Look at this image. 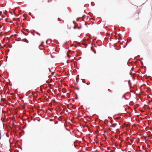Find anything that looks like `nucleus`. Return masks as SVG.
<instances>
[{"instance_id":"8","label":"nucleus","mask_w":152,"mask_h":152,"mask_svg":"<svg viewBox=\"0 0 152 152\" xmlns=\"http://www.w3.org/2000/svg\"><path fill=\"white\" fill-rule=\"evenodd\" d=\"M12 124H13V125H15L14 124V122H13Z\"/></svg>"},{"instance_id":"7","label":"nucleus","mask_w":152,"mask_h":152,"mask_svg":"<svg viewBox=\"0 0 152 152\" xmlns=\"http://www.w3.org/2000/svg\"><path fill=\"white\" fill-rule=\"evenodd\" d=\"M11 118H12V119L13 120V118L12 117H10V119H11Z\"/></svg>"},{"instance_id":"20","label":"nucleus","mask_w":152,"mask_h":152,"mask_svg":"<svg viewBox=\"0 0 152 152\" xmlns=\"http://www.w3.org/2000/svg\"><path fill=\"white\" fill-rule=\"evenodd\" d=\"M11 48V46H10V48Z\"/></svg>"},{"instance_id":"15","label":"nucleus","mask_w":152,"mask_h":152,"mask_svg":"<svg viewBox=\"0 0 152 152\" xmlns=\"http://www.w3.org/2000/svg\"><path fill=\"white\" fill-rule=\"evenodd\" d=\"M7 57H7V58H6V61H7Z\"/></svg>"},{"instance_id":"10","label":"nucleus","mask_w":152,"mask_h":152,"mask_svg":"<svg viewBox=\"0 0 152 152\" xmlns=\"http://www.w3.org/2000/svg\"><path fill=\"white\" fill-rule=\"evenodd\" d=\"M15 98V96H14V97H13V99H14Z\"/></svg>"},{"instance_id":"4","label":"nucleus","mask_w":152,"mask_h":152,"mask_svg":"<svg viewBox=\"0 0 152 152\" xmlns=\"http://www.w3.org/2000/svg\"><path fill=\"white\" fill-rule=\"evenodd\" d=\"M130 141L131 142H132L134 141V140L133 139H131L130 140Z\"/></svg>"},{"instance_id":"12","label":"nucleus","mask_w":152,"mask_h":152,"mask_svg":"<svg viewBox=\"0 0 152 152\" xmlns=\"http://www.w3.org/2000/svg\"><path fill=\"white\" fill-rule=\"evenodd\" d=\"M13 36V35H11V36H10V37H12V36Z\"/></svg>"},{"instance_id":"11","label":"nucleus","mask_w":152,"mask_h":152,"mask_svg":"<svg viewBox=\"0 0 152 152\" xmlns=\"http://www.w3.org/2000/svg\"><path fill=\"white\" fill-rule=\"evenodd\" d=\"M7 39H8L9 40L10 39V38H8V37H7Z\"/></svg>"},{"instance_id":"14","label":"nucleus","mask_w":152,"mask_h":152,"mask_svg":"<svg viewBox=\"0 0 152 152\" xmlns=\"http://www.w3.org/2000/svg\"><path fill=\"white\" fill-rule=\"evenodd\" d=\"M10 23H12V22H11V21H10Z\"/></svg>"},{"instance_id":"17","label":"nucleus","mask_w":152,"mask_h":152,"mask_svg":"<svg viewBox=\"0 0 152 152\" xmlns=\"http://www.w3.org/2000/svg\"><path fill=\"white\" fill-rule=\"evenodd\" d=\"M10 144H11L10 143ZM11 148V145H10V148Z\"/></svg>"},{"instance_id":"9","label":"nucleus","mask_w":152,"mask_h":152,"mask_svg":"<svg viewBox=\"0 0 152 152\" xmlns=\"http://www.w3.org/2000/svg\"><path fill=\"white\" fill-rule=\"evenodd\" d=\"M7 50L8 51H10V49L9 48H8V49H7Z\"/></svg>"},{"instance_id":"2","label":"nucleus","mask_w":152,"mask_h":152,"mask_svg":"<svg viewBox=\"0 0 152 152\" xmlns=\"http://www.w3.org/2000/svg\"><path fill=\"white\" fill-rule=\"evenodd\" d=\"M4 47H8L10 48V45H9L8 43H6L4 46Z\"/></svg>"},{"instance_id":"6","label":"nucleus","mask_w":152,"mask_h":152,"mask_svg":"<svg viewBox=\"0 0 152 152\" xmlns=\"http://www.w3.org/2000/svg\"><path fill=\"white\" fill-rule=\"evenodd\" d=\"M7 137H9V135L8 134H7Z\"/></svg>"},{"instance_id":"18","label":"nucleus","mask_w":152,"mask_h":152,"mask_svg":"<svg viewBox=\"0 0 152 152\" xmlns=\"http://www.w3.org/2000/svg\"><path fill=\"white\" fill-rule=\"evenodd\" d=\"M10 13H11V14H12V12H10Z\"/></svg>"},{"instance_id":"13","label":"nucleus","mask_w":152,"mask_h":152,"mask_svg":"<svg viewBox=\"0 0 152 152\" xmlns=\"http://www.w3.org/2000/svg\"><path fill=\"white\" fill-rule=\"evenodd\" d=\"M29 15H31V13L29 12Z\"/></svg>"},{"instance_id":"5","label":"nucleus","mask_w":152,"mask_h":152,"mask_svg":"<svg viewBox=\"0 0 152 152\" xmlns=\"http://www.w3.org/2000/svg\"><path fill=\"white\" fill-rule=\"evenodd\" d=\"M76 88L77 90H79V87L77 88Z\"/></svg>"},{"instance_id":"3","label":"nucleus","mask_w":152,"mask_h":152,"mask_svg":"<svg viewBox=\"0 0 152 152\" xmlns=\"http://www.w3.org/2000/svg\"><path fill=\"white\" fill-rule=\"evenodd\" d=\"M66 91V90L65 89H63V92H64V93H65V92Z\"/></svg>"},{"instance_id":"1","label":"nucleus","mask_w":152,"mask_h":152,"mask_svg":"<svg viewBox=\"0 0 152 152\" xmlns=\"http://www.w3.org/2000/svg\"><path fill=\"white\" fill-rule=\"evenodd\" d=\"M117 124L116 123L113 124H112L110 126V127H115L117 125Z\"/></svg>"},{"instance_id":"19","label":"nucleus","mask_w":152,"mask_h":152,"mask_svg":"<svg viewBox=\"0 0 152 152\" xmlns=\"http://www.w3.org/2000/svg\"><path fill=\"white\" fill-rule=\"evenodd\" d=\"M10 95H11V94H10Z\"/></svg>"},{"instance_id":"16","label":"nucleus","mask_w":152,"mask_h":152,"mask_svg":"<svg viewBox=\"0 0 152 152\" xmlns=\"http://www.w3.org/2000/svg\"><path fill=\"white\" fill-rule=\"evenodd\" d=\"M67 56H68L69 57V55H67Z\"/></svg>"}]
</instances>
